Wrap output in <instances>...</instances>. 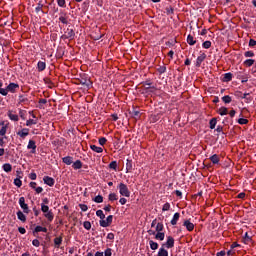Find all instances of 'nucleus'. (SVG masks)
<instances>
[{
    "label": "nucleus",
    "instance_id": "6e6d98bb",
    "mask_svg": "<svg viewBox=\"0 0 256 256\" xmlns=\"http://www.w3.org/2000/svg\"><path fill=\"white\" fill-rule=\"evenodd\" d=\"M245 57H255V53H253V51H246L244 53Z\"/></svg>",
    "mask_w": 256,
    "mask_h": 256
},
{
    "label": "nucleus",
    "instance_id": "473e14b6",
    "mask_svg": "<svg viewBox=\"0 0 256 256\" xmlns=\"http://www.w3.org/2000/svg\"><path fill=\"white\" fill-rule=\"evenodd\" d=\"M163 229H165V226H163V223L159 222V223L156 224V231H157V233L162 232Z\"/></svg>",
    "mask_w": 256,
    "mask_h": 256
},
{
    "label": "nucleus",
    "instance_id": "f03ea898",
    "mask_svg": "<svg viewBox=\"0 0 256 256\" xmlns=\"http://www.w3.org/2000/svg\"><path fill=\"white\" fill-rule=\"evenodd\" d=\"M119 193L122 195V197H131V191H129V188L127 187V184L120 183L118 185Z\"/></svg>",
    "mask_w": 256,
    "mask_h": 256
},
{
    "label": "nucleus",
    "instance_id": "f8f14e48",
    "mask_svg": "<svg viewBox=\"0 0 256 256\" xmlns=\"http://www.w3.org/2000/svg\"><path fill=\"white\" fill-rule=\"evenodd\" d=\"M17 135L21 137V139H25L27 135H29V129L28 128H23L21 131L17 132Z\"/></svg>",
    "mask_w": 256,
    "mask_h": 256
},
{
    "label": "nucleus",
    "instance_id": "b1692460",
    "mask_svg": "<svg viewBox=\"0 0 256 256\" xmlns=\"http://www.w3.org/2000/svg\"><path fill=\"white\" fill-rule=\"evenodd\" d=\"M17 217L20 221H22V223H25V221H27V217L22 211L17 212Z\"/></svg>",
    "mask_w": 256,
    "mask_h": 256
},
{
    "label": "nucleus",
    "instance_id": "4468645a",
    "mask_svg": "<svg viewBox=\"0 0 256 256\" xmlns=\"http://www.w3.org/2000/svg\"><path fill=\"white\" fill-rule=\"evenodd\" d=\"M8 117L11 121H19V115L13 113V111H8Z\"/></svg>",
    "mask_w": 256,
    "mask_h": 256
},
{
    "label": "nucleus",
    "instance_id": "58836bf2",
    "mask_svg": "<svg viewBox=\"0 0 256 256\" xmlns=\"http://www.w3.org/2000/svg\"><path fill=\"white\" fill-rule=\"evenodd\" d=\"M109 169H113V171H117V161H112L109 164Z\"/></svg>",
    "mask_w": 256,
    "mask_h": 256
},
{
    "label": "nucleus",
    "instance_id": "3c124183",
    "mask_svg": "<svg viewBox=\"0 0 256 256\" xmlns=\"http://www.w3.org/2000/svg\"><path fill=\"white\" fill-rule=\"evenodd\" d=\"M43 232V227L42 226H36L34 231H33V235H35V233H41Z\"/></svg>",
    "mask_w": 256,
    "mask_h": 256
},
{
    "label": "nucleus",
    "instance_id": "f257e3e1",
    "mask_svg": "<svg viewBox=\"0 0 256 256\" xmlns=\"http://www.w3.org/2000/svg\"><path fill=\"white\" fill-rule=\"evenodd\" d=\"M41 211L44 214V217L48 220V221H53L54 219V215L53 212L51 210H49V206L45 205L44 203L41 204Z\"/></svg>",
    "mask_w": 256,
    "mask_h": 256
},
{
    "label": "nucleus",
    "instance_id": "72a5a7b5",
    "mask_svg": "<svg viewBox=\"0 0 256 256\" xmlns=\"http://www.w3.org/2000/svg\"><path fill=\"white\" fill-rule=\"evenodd\" d=\"M222 101H223V103H231V101H233V99L231 98V96H229V95H226V96H224V97H222Z\"/></svg>",
    "mask_w": 256,
    "mask_h": 256
},
{
    "label": "nucleus",
    "instance_id": "79ce46f5",
    "mask_svg": "<svg viewBox=\"0 0 256 256\" xmlns=\"http://www.w3.org/2000/svg\"><path fill=\"white\" fill-rule=\"evenodd\" d=\"M126 169L127 171H131V169H133V162L131 160H127Z\"/></svg>",
    "mask_w": 256,
    "mask_h": 256
},
{
    "label": "nucleus",
    "instance_id": "6ab92c4d",
    "mask_svg": "<svg viewBox=\"0 0 256 256\" xmlns=\"http://www.w3.org/2000/svg\"><path fill=\"white\" fill-rule=\"evenodd\" d=\"M210 161L211 163H213V165H218L220 159H219V155L214 154L210 157Z\"/></svg>",
    "mask_w": 256,
    "mask_h": 256
},
{
    "label": "nucleus",
    "instance_id": "4d7b16f0",
    "mask_svg": "<svg viewBox=\"0 0 256 256\" xmlns=\"http://www.w3.org/2000/svg\"><path fill=\"white\" fill-rule=\"evenodd\" d=\"M105 143H107V138H105V137H101V138H99V145H105Z\"/></svg>",
    "mask_w": 256,
    "mask_h": 256
},
{
    "label": "nucleus",
    "instance_id": "7c9ffc66",
    "mask_svg": "<svg viewBox=\"0 0 256 256\" xmlns=\"http://www.w3.org/2000/svg\"><path fill=\"white\" fill-rule=\"evenodd\" d=\"M90 149H92V151H94L95 153H101L103 151L101 147H98L96 145H91Z\"/></svg>",
    "mask_w": 256,
    "mask_h": 256
},
{
    "label": "nucleus",
    "instance_id": "5fc2aeb1",
    "mask_svg": "<svg viewBox=\"0 0 256 256\" xmlns=\"http://www.w3.org/2000/svg\"><path fill=\"white\" fill-rule=\"evenodd\" d=\"M65 3H66L65 0H57V4L59 7L65 8L66 7Z\"/></svg>",
    "mask_w": 256,
    "mask_h": 256
},
{
    "label": "nucleus",
    "instance_id": "dca6fc26",
    "mask_svg": "<svg viewBox=\"0 0 256 256\" xmlns=\"http://www.w3.org/2000/svg\"><path fill=\"white\" fill-rule=\"evenodd\" d=\"M61 243H63V237L60 236L54 239V245L56 249H59V247H61Z\"/></svg>",
    "mask_w": 256,
    "mask_h": 256
},
{
    "label": "nucleus",
    "instance_id": "393cba45",
    "mask_svg": "<svg viewBox=\"0 0 256 256\" xmlns=\"http://www.w3.org/2000/svg\"><path fill=\"white\" fill-rule=\"evenodd\" d=\"M157 256H169V252L162 246L159 249Z\"/></svg>",
    "mask_w": 256,
    "mask_h": 256
},
{
    "label": "nucleus",
    "instance_id": "aec40b11",
    "mask_svg": "<svg viewBox=\"0 0 256 256\" xmlns=\"http://www.w3.org/2000/svg\"><path fill=\"white\" fill-rule=\"evenodd\" d=\"M180 217L181 214H179V212H176L171 220V225H177V221H179Z\"/></svg>",
    "mask_w": 256,
    "mask_h": 256
},
{
    "label": "nucleus",
    "instance_id": "9d476101",
    "mask_svg": "<svg viewBox=\"0 0 256 256\" xmlns=\"http://www.w3.org/2000/svg\"><path fill=\"white\" fill-rule=\"evenodd\" d=\"M43 181L49 187H53V185H55V179H53L49 176H44Z\"/></svg>",
    "mask_w": 256,
    "mask_h": 256
},
{
    "label": "nucleus",
    "instance_id": "ea45409f",
    "mask_svg": "<svg viewBox=\"0 0 256 256\" xmlns=\"http://www.w3.org/2000/svg\"><path fill=\"white\" fill-rule=\"evenodd\" d=\"M109 201H117V194L115 193H110L108 196Z\"/></svg>",
    "mask_w": 256,
    "mask_h": 256
},
{
    "label": "nucleus",
    "instance_id": "f3484780",
    "mask_svg": "<svg viewBox=\"0 0 256 256\" xmlns=\"http://www.w3.org/2000/svg\"><path fill=\"white\" fill-rule=\"evenodd\" d=\"M47 68V64L43 61H39L37 64V69L38 71H45V69Z\"/></svg>",
    "mask_w": 256,
    "mask_h": 256
},
{
    "label": "nucleus",
    "instance_id": "2f4dec72",
    "mask_svg": "<svg viewBox=\"0 0 256 256\" xmlns=\"http://www.w3.org/2000/svg\"><path fill=\"white\" fill-rule=\"evenodd\" d=\"M209 125H210V129H215L217 125V118H212L209 122Z\"/></svg>",
    "mask_w": 256,
    "mask_h": 256
},
{
    "label": "nucleus",
    "instance_id": "c756f323",
    "mask_svg": "<svg viewBox=\"0 0 256 256\" xmlns=\"http://www.w3.org/2000/svg\"><path fill=\"white\" fill-rule=\"evenodd\" d=\"M0 95H3V97H7V90L6 88H3V83L0 81Z\"/></svg>",
    "mask_w": 256,
    "mask_h": 256
},
{
    "label": "nucleus",
    "instance_id": "7ed1b4c3",
    "mask_svg": "<svg viewBox=\"0 0 256 256\" xmlns=\"http://www.w3.org/2000/svg\"><path fill=\"white\" fill-rule=\"evenodd\" d=\"M62 39H69L70 41H73V39H75V30L67 28L64 35H62Z\"/></svg>",
    "mask_w": 256,
    "mask_h": 256
},
{
    "label": "nucleus",
    "instance_id": "5701e85b",
    "mask_svg": "<svg viewBox=\"0 0 256 256\" xmlns=\"http://www.w3.org/2000/svg\"><path fill=\"white\" fill-rule=\"evenodd\" d=\"M218 113L223 117L224 115H228L229 109H227V107H220Z\"/></svg>",
    "mask_w": 256,
    "mask_h": 256
},
{
    "label": "nucleus",
    "instance_id": "6e6552de",
    "mask_svg": "<svg viewBox=\"0 0 256 256\" xmlns=\"http://www.w3.org/2000/svg\"><path fill=\"white\" fill-rule=\"evenodd\" d=\"M27 149H31V153H36L37 151V144L34 140H29Z\"/></svg>",
    "mask_w": 256,
    "mask_h": 256
},
{
    "label": "nucleus",
    "instance_id": "e2e57ef3",
    "mask_svg": "<svg viewBox=\"0 0 256 256\" xmlns=\"http://www.w3.org/2000/svg\"><path fill=\"white\" fill-rule=\"evenodd\" d=\"M255 45H256V40L250 39V41H249V47H255Z\"/></svg>",
    "mask_w": 256,
    "mask_h": 256
},
{
    "label": "nucleus",
    "instance_id": "a19ab883",
    "mask_svg": "<svg viewBox=\"0 0 256 256\" xmlns=\"http://www.w3.org/2000/svg\"><path fill=\"white\" fill-rule=\"evenodd\" d=\"M14 185H16V187H21V185H23V182L21 181V178H15L14 179Z\"/></svg>",
    "mask_w": 256,
    "mask_h": 256
},
{
    "label": "nucleus",
    "instance_id": "774afa93",
    "mask_svg": "<svg viewBox=\"0 0 256 256\" xmlns=\"http://www.w3.org/2000/svg\"><path fill=\"white\" fill-rule=\"evenodd\" d=\"M226 254L225 250L217 252L216 256H224Z\"/></svg>",
    "mask_w": 256,
    "mask_h": 256
},
{
    "label": "nucleus",
    "instance_id": "09e8293b",
    "mask_svg": "<svg viewBox=\"0 0 256 256\" xmlns=\"http://www.w3.org/2000/svg\"><path fill=\"white\" fill-rule=\"evenodd\" d=\"M238 123L239 125H247V123H249V120L245 118H240L238 119Z\"/></svg>",
    "mask_w": 256,
    "mask_h": 256
},
{
    "label": "nucleus",
    "instance_id": "864d4df0",
    "mask_svg": "<svg viewBox=\"0 0 256 256\" xmlns=\"http://www.w3.org/2000/svg\"><path fill=\"white\" fill-rule=\"evenodd\" d=\"M244 243H251V238L249 237V234L246 232L244 236Z\"/></svg>",
    "mask_w": 256,
    "mask_h": 256
},
{
    "label": "nucleus",
    "instance_id": "4c0bfd02",
    "mask_svg": "<svg viewBox=\"0 0 256 256\" xmlns=\"http://www.w3.org/2000/svg\"><path fill=\"white\" fill-rule=\"evenodd\" d=\"M31 125H37V120L29 119L26 121L27 127H31Z\"/></svg>",
    "mask_w": 256,
    "mask_h": 256
},
{
    "label": "nucleus",
    "instance_id": "49530a36",
    "mask_svg": "<svg viewBox=\"0 0 256 256\" xmlns=\"http://www.w3.org/2000/svg\"><path fill=\"white\" fill-rule=\"evenodd\" d=\"M83 227H84V229H86L87 231L91 230V222L85 221V222L83 223Z\"/></svg>",
    "mask_w": 256,
    "mask_h": 256
},
{
    "label": "nucleus",
    "instance_id": "13d9d810",
    "mask_svg": "<svg viewBox=\"0 0 256 256\" xmlns=\"http://www.w3.org/2000/svg\"><path fill=\"white\" fill-rule=\"evenodd\" d=\"M79 207L81 209V211H87V209H89V207L87 206V204H79Z\"/></svg>",
    "mask_w": 256,
    "mask_h": 256
},
{
    "label": "nucleus",
    "instance_id": "338daca9",
    "mask_svg": "<svg viewBox=\"0 0 256 256\" xmlns=\"http://www.w3.org/2000/svg\"><path fill=\"white\" fill-rule=\"evenodd\" d=\"M119 203H121L122 205H125L127 203V199L126 198H120Z\"/></svg>",
    "mask_w": 256,
    "mask_h": 256
},
{
    "label": "nucleus",
    "instance_id": "bb28decb",
    "mask_svg": "<svg viewBox=\"0 0 256 256\" xmlns=\"http://www.w3.org/2000/svg\"><path fill=\"white\" fill-rule=\"evenodd\" d=\"M2 168L6 173H11V171H13V166L9 163L4 164Z\"/></svg>",
    "mask_w": 256,
    "mask_h": 256
},
{
    "label": "nucleus",
    "instance_id": "69168bd1",
    "mask_svg": "<svg viewBox=\"0 0 256 256\" xmlns=\"http://www.w3.org/2000/svg\"><path fill=\"white\" fill-rule=\"evenodd\" d=\"M35 192L39 195V193H43V187H36Z\"/></svg>",
    "mask_w": 256,
    "mask_h": 256
},
{
    "label": "nucleus",
    "instance_id": "052dcab7",
    "mask_svg": "<svg viewBox=\"0 0 256 256\" xmlns=\"http://www.w3.org/2000/svg\"><path fill=\"white\" fill-rule=\"evenodd\" d=\"M111 255H113V253L111 252V248L106 249L104 252V256H111Z\"/></svg>",
    "mask_w": 256,
    "mask_h": 256
},
{
    "label": "nucleus",
    "instance_id": "ddd939ff",
    "mask_svg": "<svg viewBox=\"0 0 256 256\" xmlns=\"http://www.w3.org/2000/svg\"><path fill=\"white\" fill-rule=\"evenodd\" d=\"M129 113L133 119H139L141 117V112L135 108H133Z\"/></svg>",
    "mask_w": 256,
    "mask_h": 256
},
{
    "label": "nucleus",
    "instance_id": "4be33fe9",
    "mask_svg": "<svg viewBox=\"0 0 256 256\" xmlns=\"http://www.w3.org/2000/svg\"><path fill=\"white\" fill-rule=\"evenodd\" d=\"M62 161H63V163H65V165H72L73 157L66 156V157L62 158Z\"/></svg>",
    "mask_w": 256,
    "mask_h": 256
},
{
    "label": "nucleus",
    "instance_id": "412c9836",
    "mask_svg": "<svg viewBox=\"0 0 256 256\" xmlns=\"http://www.w3.org/2000/svg\"><path fill=\"white\" fill-rule=\"evenodd\" d=\"M149 245H150V249H152V251H157V249H159V244L153 240L149 241Z\"/></svg>",
    "mask_w": 256,
    "mask_h": 256
},
{
    "label": "nucleus",
    "instance_id": "f704fd0d",
    "mask_svg": "<svg viewBox=\"0 0 256 256\" xmlns=\"http://www.w3.org/2000/svg\"><path fill=\"white\" fill-rule=\"evenodd\" d=\"M96 215H97V217H99L101 219V221H103V219H105V214L103 213V210H97Z\"/></svg>",
    "mask_w": 256,
    "mask_h": 256
},
{
    "label": "nucleus",
    "instance_id": "c03bdc74",
    "mask_svg": "<svg viewBox=\"0 0 256 256\" xmlns=\"http://www.w3.org/2000/svg\"><path fill=\"white\" fill-rule=\"evenodd\" d=\"M93 201H94L95 203H103V196L98 195V196H96V197L93 199Z\"/></svg>",
    "mask_w": 256,
    "mask_h": 256
},
{
    "label": "nucleus",
    "instance_id": "c9c22d12",
    "mask_svg": "<svg viewBox=\"0 0 256 256\" xmlns=\"http://www.w3.org/2000/svg\"><path fill=\"white\" fill-rule=\"evenodd\" d=\"M157 71H158V73H160V75H163V73H165V71H167V67L165 65L159 66L157 68Z\"/></svg>",
    "mask_w": 256,
    "mask_h": 256
},
{
    "label": "nucleus",
    "instance_id": "603ef678",
    "mask_svg": "<svg viewBox=\"0 0 256 256\" xmlns=\"http://www.w3.org/2000/svg\"><path fill=\"white\" fill-rule=\"evenodd\" d=\"M6 133H7V127H6V126H3V127L0 129V135H1L2 137H5Z\"/></svg>",
    "mask_w": 256,
    "mask_h": 256
},
{
    "label": "nucleus",
    "instance_id": "0eeeda50",
    "mask_svg": "<svg viewBox=\"0 0 256 256\" xmlns=\"http://www.w3.org/2000/svg\"><path fill=\"white\" fill-rule=\"evenodd\" d=\"M113 223V215H109L106 220H100V226L101 227H109Z\"/></svg>",
    "mask_w": 256,
    "mask_h": 256
},
{
    "label": "nucleus",
    "instance_id": "de8ad7c7",
    "mask_svg": "<svg viewBox=\"0 0 256 256\" xmlns=\"http://www.w3.org/2000/svg\"><path fill=\"white\" fill-rule=\"evenodd\" d=\"M36 13H40V11H43V3L39 2L37 4V7L35 8Z\"/></svg>",
    "mask_w": 256,
    "mask_h": 256
},
{
    "label": "nucleus",
    "instance_id": "e433bc0d",
    "mask_svg": "<svg viewBox=\"0 0 256 256\" xmlns=\"http://www.w3.org/2000/svg\"><path fill=\"white\" fill-rule=\"evenodd\" d=\"M255 64V60L253 59H247L245 62H244V65H246L247 67H251Z\"/></svg>",
    "mask_w": 256,
    "mask_h": 256
},
{
    "label": "nucleus",
    "instance_id": "9b49d317",
    "mask_svg": "<svg viewBox=\"0 0 256 256\" xmlns=\"http://www.w3.org/2000/svg\"><path fill=\"white\" fill-rule=\"evenodd\" d=\"M183 226L186 227L187 231H193L195 229V224H193L190 220H185Z\"/></svg>",
    "mask_w": 256,
    "mask_h": 256
},
{
    "label": "nucleus",
    "instance_id": "a18cd8bd",
    "mask_svg": "<svg viewBox=\"0 0 256 256\" xmlns=\"http://www.w3.org/2000/svg\"><path fill=\"white\" fill-rule=\"evenodd\" d=\"M202 47L204 49H210L211 48V41H205L202 43Z\"/></svg>",
    "mask_w": 256,
    "mask_h": 256
},
{
    "label": "nucleus",
    "instance_id": "680f3d73",
    "mask_svg": "<svg viewBox=\"0 0 256 256\" xmlns=\"http://www.w3.org/2000/svg\"><path fill=\"white\" fill-rule=\"evenodd\" d=\"M18 231H19V233H21V235H25V233H27V230H25L24 227H19Z\"/></svg>",
    "mask_w": 256,
    "mask_h": 256
},
{
    "label": "nucleus",
    "instance_id": "a878e982",
    "mask_svg": "<svg viewBox=\"0 0 256 256\" xmlns=\"http://www.w3.org/2000/svg\"><path fill=\"white\" fill-rule=\"evenodd\" d=\"M72 167L75 170L81 169L83 167V163L81 162V160H77L72 164Z\"/></svg>",
    "mask_w": 256,
    "mask_h": 256
},
{
    "label": "nucleus",
    "instance_id": "20e7f679",
    "mask_svg": "<svg viewBox=\"0 0 256 256\" xmlns=\"http://www.w3.org/2000/svg\"><path fill=\"white\" fill-rule=\"evenodd\" d=\"M17 89H19V84L11 82L6 87V96L9 95V93H17Z\"/></svg>",
    "mask_w": 256,
    "mask_h": 256
},
{
    "label": "nucleus",
    "instance_id": "c85d7f7f",
    "mask_svg": "<svg viewBox=\"0 0 256 256\" xmlns=\"http://www.w3.org/2000/svg\"><path fill=\"white\" fill-rule=\"evenodd\" d=\"M155 239L158 241H163L165 239V233L164 232H157L155 235Z\"/></svg>",
    "mask_w": 256,
    "mask_h": 256
},
{
    "label": "nucleus",
    "instance_id": "bf43d9fd",
    "mask_svg": "<svg viewBox=\"0 0 256 256\" xmlns=\"http://www.w3.org/2000/svg\"><path fill=\"white\" fill-rule=\"evenodd\" d=\"M32 245H33L34 247H39V246L41 245V242H39L38 239H34V240L32 241Z\"/></svg>",
    "mask_w": 256,
    "mask_h": 256
},
{
    "label": "nucleus",
    "instance_id": "0e129e2a",
    "mask_svg": "<svg viewBox=\"0 0 256 256\" xmlns=\"http://www.w3.org/2000/svg\"><path fill=\"white\" fill-rule=\"evenodd\" d=\"M29 178H30L32 181H35V179H37V174H36V173H30Z\"/></svg>",
    "mask_w": 256,
    "mask_h": 256
},
{
    "label": "nucleus",
    "instance_id": "37998d69",
    "mask_svg": "<svg viewBox=\"0 0 256 256\" xmlns=\"http://www.w3.org/2000/svg\"><path fill=\"white\" fill-rule=\"evenodd\" d=\"M59 21L61 23H63V25H68V23H69V21L67 20V17H65V16H60Z\"/></svg>",
    "mask_w": 256,
    "mask_h": 256
},
{
    "label": "nucleus",
    "instance_id": "8fccbe9b",
    "mask_svg": "<svg viewBox=\"0 0 256 256\" xmlns=\"http://www.w3.org/2000/svg\"><path fill=\"white\" fill-rule=\"evenodd\" d=\"M169 209H171V204H169V202H166L162 207V211H169Z\"/></svg>",
    "mask_w": 256,
    "mask_h": 256
},
{
    "label": "nucleus",
    "instance_id": "423d86ee",
    "mask_svg": "<svg viewBox=\"0 0 256 256\" xmlns=\"http://www.w3.org/2000/svg\"><path fill=\"white\" fill-rule=\"evenodd\" d=\"M19 205H20L21 209H23L24 213L29 214V205H27V203H25V197L19 198Z\"/></svg>",
    "mask_w": 256,
    "mask_h": 256
},
{
    "label": "nucleus",
    "instance_id": "a211bd4d",
    "mask_svg": "<svg viewBox=\"0 0 256 256\" xmlns=\"http://www.w3.org/2000/svg\"><path fill=\"white\" fill-rule=\"evenodd\" d=\"M18 103H19V105H27V103H29V99H27V97L21 95V96H19Z\"/></svg>",
    "mask_w": 256,
    "mask_h": 256
},
{
    "label": "nucleus",
    "instance_id": "39448f33",
    "mask_svg": "<svg viewBox=\"0 0 256 256\" xmlns=\"http://www.w3.org/2000/svg\"><path fill=\"white\" fill-rule=\"evenodd\" d=\"M162 247H166V249H173V247H175V239L173 236H168L166 243L162 244Z\"/></svg>",
    "mask_w": 256,
    "mask_h": 256
},
{
    "label": "nucleus",
    "instance_id": "2eb2a0df",
    "mask_svg": "<svg viewBox=\"0 0 256 256\" xmlns=\"http://www.w3.org/2000/svg\"><path fill=\"white\" fill-rule=\"evenodd\" d=\"M233 74L231 72L225 73L223 77L224 83H229V81H232Z\"/></svg>",
    "mask_w": 256,
    "mask_h": 256
},
{
    "label": "nucleus",
    "instance_id": "1a4fd4ad",
    "mask_svg": "<svg viewBox=\"0 0 256 256\" xmlns=\"http://www.w3.org/2000/svg\"><path fill=\"white\" fill-rule=\"evenodd\" d=\"M205 59H207L206 53H202L200 56H198L197 60H196V67H201V63H203V61H205Z\"/></svg>",
    "mask_w": 256,
    "mask_h": 256
},
{
    "label": "nucleus",
    "instance_id": "cd10ccee",
    "mask_svg": "<svg viewBox=\"0 0 256 256\" xmlns=\"http://www.w3.org/2000/svg\"><path fill=\"white\" fill-rule=\"evenodd\" d=\"M187 43L188 45H195V43H197V40H195V38L189 34L187 37Z\"/></svg>",
    "mask_w": 256,
    "mask_h": 256
}]
</instances>
